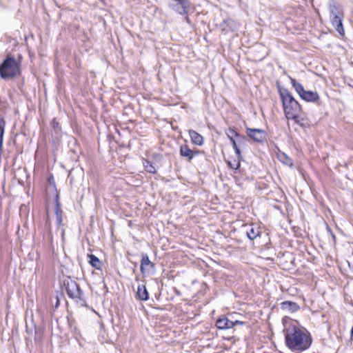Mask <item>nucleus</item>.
Returning <instances> with one entry per match:
<instances>
[{
  "label": "nucleus",
  "mask_w": 353,
  "mask_h": 353,
  "mask_svg": "<svg viewBox=\"0 0 353 353\" xmlns=\"http://www.w3.org/2000/svg\"><path fill=\"white\" fill-rule=\"evenodd\" d=\"M278 92L285 118L294 121L295 123L301 127H305L303 118L300 117L302 107L299 101L295 99L292 94L286 88L278 86Z\"/></svg>",
  "instance_id": "f257e3e1"
},
{
  "label": "nucleus",
  "mask_w": 353,
  "mask_h": 353,
  "mask_svg": "<svg viewBox=\"0 0 353 353\" xmlns=\"http://www.w3.org/2000/svg\"><path fill=\"white\" fill-rule=\"evenodd\" d=\"M310 332H286L285 343L293 352H301L307 350L312 345Z\"/></svg>",
  "instance_id": "f03ea898"
},
{
  "label": "nucleus",
  "mask_w": 353,
  "mask_h": 353,
  "mask_svg": "<svg viewBox=\"0 0 353 353\" xmlns=\"http://www.w3.org/2000/svg\"><path fill=\"white\" fill-rule=\"evenodd\" d=\"M330 21L335 30L341 36L345 35L343 25L344 10L342 6L336 1L330 0L328 3Z\"/></svg>",
  "instance_id": "7ed1b4c3"
},
{
  "label": "nucleus",
  "mask_w": 353,
  "mask_h": 353,
  "mask_svg": "<svg viewBox=\"0 0 353 353\" xmlns=\"http://www.w3.org/2000/svg\"><path fill=\"white\" fill-rule=\"evenodd\" d=\"M20 64L14 57H7L0 65V77L3 79L14 77L19 72Z\"/></svg>",
  "instance_id": "20e7f679"
},
{
  "label": "nucleus",
  "mask_w": 353,
  "mask_h": 353,
  "mask_svg": "<svg viewBox=\"0 0 353 353\" xmlns=\"http://www.w3.org/2000/svg\"><path fill=\"white\" fill-rule=\"evenodd\" d=\"M289 79L292 86L301 99L311 103L318 102L320 100V97L317 92L305 90L303 85L298 82L295 79L291 77H289Z\"/></svg>",
  "instance_id": "39448f33"
},
{
  "label": "nucleus",
  "mask_w": 353,
  "mask_h": 353,
  "mask_svg": "<svg viewBox=\"0 0 353 353\" xmlns=\"http://www.w3.org/2000/svg\"><path fill=\"white\" fill-rule=\"evenodd\" d=\"M226 135L231 142L236 156L240 158L241 150L239 147L246 141V137L244 135H241L236 131L235 129L232 128H228V131L226 132Z\"/></svg>",
  "instance_id": "423d86ee"
},
{
  "label": "nucleus",
  "mask_w": 353,
  "mask_h": 353,
  "mask_svg": "<svg viewBox=\"0 0 353 353\" xmlns=\"http://www.w3.org/2000/svg\"><path fill=\"white\" fill-rule=\"evenodd\" d=\"M65 285L67 294L69 297L73 299H82L81 296L83 295V292L79 288V285L74 281H68L65 283Z\"/></svg>",
  "instance_id": "0eeeda50"
},
{
  "label": "nucleus",
  "mask_w": 353,
  "mask_h": 353,
  "mask_svg": "<svg viewBox=\"0 0 353 353\" xmlns=\"http://www.w3.org/2000/svg\"><path fill=\"white\" fill-rule=\"evenodd\" d=\"M140 271L143 275L153 273L154 271V264L150 260L146 254L141 256Z\"/></svg>",
  "instance_id": "6e6552de"
},
{
  "label": "nucleus",
  "mask_w": 353,
  "mask_h": 353,
  "mask_svg": "<svg viewBox=\"0 0 353 353\" xmlns=\"http://www.w3.org/2000/svg\"><path fill=\"white\" fill-rule=\"evenodd\" d=\"M243 322L240 321H232L225 316L219 318L216 322V326L219 330L230 329L237 325H243Z\"/></svg>",
  "instance_id": "1a4fd4ad"
},
{
  "label": "nucleus",
  "mask_w": 353,
  "mask_h": 353,
  "mask_svg": "<svg viewBox=\"0 0 353 353\" xmlns=\"http://www.w3.org/2000/svg\"><path fill=\"white\" fill-rule=\"evenodd\" d=\"M246 133L252 139L259 143H262L265 137V132L261 129L247 128Z\"/></svg>",
  "instance_id": "9d476101"
},
{
  "label": "nucleus",
  "mask_w": 353,
  "mask_h": 353,
  "mask_svg": "<svg viewBox=\"0 0 353 353\" xmlns=\"http://www.w3.org/2000/svg\"><path fill=\"white\" fill-rule=\"evenodd\" d=\"M283 324L284 326L283 331H302V327L299 322L289 317H284L283 319Z\"/></svg>",
  "instance_id": "9b49d317"
},
{
  "label": "nucleus",
  "mask_w": 353,
  "mask_h": 353,
  "mask_svg": "<svg viewBox=\"0 0 353 353\" xmlns=\"http://www.w3.org/2000/svg\"><path fill=\"white\" fill-rule=\"evenodd\" d=\"M55 207H54V212L56 214V223L58 227L62 225L63 221V211L61 208V204L59 202V194L56 190V195L54 199Z\"/></svg>",
  "instance_id": "f8f14e48"
},
{
  "label": "nucleus",
  "mask_w": 353,
  "mask_h": 353,
  "mask_svg": "<svg viewBox=\"0 0 353 353\" xmlns=\"http://www.w3.org/2000/svg\"><path fill=\"white\" fill-rule=\"evenodd\" d=\"M245 234L250 240H254L260 235V230L259 227L253 224L249 225H244Z\"/></svg>",
  "instance_id": "ddd939ff"
},
{
  "label": "nucleus",
  "mask_w": 353,
  "mask_h": 353,
  "mask_svg": "<svg viewBox=\"0 0 353 353\" xmlns=\"http://www.w3.org/2000/svg\"><path fill=\"white\" fill-rule=\"evenodd\" d=\"M179 152L181 156L188 158L189 161H191L199 153L198 151L194 152L187 145H181Z\"/></svg>",
  "instance_id": "4468645a"
},
{
  "label": "nucleus",
  "mask_w": 353,
  "mask_h": 353,
  "mask_svg": "<svg viewBox=\"0 0 353 353\" xmlns=\"http://www.w3.org/2000/svg\"><path fill=\"white\" fill-rule=\"evenodd\" d=\"M188 134L192 143L197 145H201L203 144L204 139L199 133L194 130H189Z\"/></svg>",
  "instance_id": "2eb2a0df"
},
{
  "label": "nucleus",
  "mask_w": 353,
  "mask_h": 353,
  "mask_svg": "<svg viewBox=\"0 0 353 353\" xmlns=\"http://www.w3.org/2000/svg\"><path fill=\"white\" fill-rule=\"evenodd\" d=\"M281 307L283 310H287L291 312H297L300 309L299 305L296 303L289 301L282 302L281 303Z\"/></svg>",
  "instance_id": "dca6fc26"
},
{
  "label": "nucleus",
  "mask_w": 353,
  "mask_h": 353,
  "mask_svg": "<svg viewBox=\"0 0 353 353\" xmlns=\"http://www.w3.org/2000/svg\"><path fill=\"white\" fill-rule=\"evenodd\" d=\"M137 296L141 301H147L149 299L148 290L144 285L138 286Z\"/></svg>",
  "instance_id": "f3484780"
},
{
  "label": "nucleus",
  "mask_w": 353,
  "mask_h": 353,
  "mask_svg": "<svg viewBox=\"0 0 353 353\" xmlns=\"http://www.w3.org/2000/svg\"><path fill=\"white\" fill-rule=\"evenodd\" d=\"M221 338L222 339V346L225 349H230L235 342L233 336H221Z\"/></svg>",
  "instance_id": "a211bd4d"
},
{
  "label": "nucleus",
  "mask_w": 353,
  "mask_h": 353,
  "mask_svg": "<svg viewBox=\"0 0 353 353\" xmlns=\"http://www.w3.org/2000/svg\"><path fill=\"white\" fill-rule=\"evenodd\" d=\"M278 159L281 163L290 168L294 165L293 160L283 152L278 154Z\"/></svg>",
  "instance_id": "6ab92c4d"
},
{
  "label": "nucleus",
  "mask_w": 353,
  "mask_h": 353,
  "mask_svg": "<svg viewBox=\"0 0 353 353\" xmlns=\"http://www.w3.org/2000/svg\"><path fill=\"white\" fill-rule=\"evenodd\" d=\"M89 258V263L97 270H101V263L100 260L94 254H88Z\"/></svg>",
  "instance_id": "aec40b11"
},
{
  "label": "nucleus",
  "mask_w": 353,
  "mask_h": 353,
  "mask_svg": "<svg viewBox=\"0 0 353 353\" xmlns=\"http://www.w3.org/2000/svg\"><path fill=\"white\" fill-rule=\"evenodd\" d=\"M143 165L145 170L149 173L155 174L157 172V168L153 162L147 159H143Z\"/></svg>",
  "instance_id": "412c9836"
},
{
  "label": "nucleus",
  "mask_w": 353,
  "mask_h": 353,
  "mask_svg": "<svg viewBox=\"0 0 353 353\" xmlns=\"http://www.w3.org/2000/svg\"><path fill=\"white\" fill-rule=\"evenodd\" d=\"M237 157H239L237 156ZM242 158V156L241 155L240 158H238V159H234V160H230L228 161V165L233 170H238L240 167V159Z\"/></svg>",
  "instance_id": "4be33fe9"
},
{
  "label": "nucleus",
  "mask_w": 353,
  "mask_h": 353,
  "mask_svg": "<svg viewBox=\"0 0 353 353\" xmlns=\"http://www.w3.org/2000/svg\"><path fill=\"white\" fill-rule=\"evenodd\" d=\"M185 21H186L187 23H190V18H189V17H188V14H185Z\"/></svg>",
  "instance_id": "5701e85b"
},
{
  "label": "nucleus",
  "mask_w": 353,
  "mask_h": 353,
  "mask_svg": "<svg viewBox=\"0 0 353 353\" xmlns=\"http://www.w3.org/2000/svg\"><path fill=\"white\" fill-rule=\"evenodd\" d=\"M329 232H330L331 235H332V239L334 240V241H336V236L332 232L331 230L329 229Z\"/></svg>",
  "instance_id": "b1692460"
},
{
  "label": "nucleus",
  "mask_w": 353,
  "mask_h": 353,
  "mask_svg": "<svg viewBox=\"0 0 353 353\" xmlns=\"http://www.w3.org/2000/svg\"><path fill=\"white\" fill-rule=\"evenodd\" d=\"M350 341H353V332H351Z\"/></svg>",
  "instance_id": "393cba45"
},
{
  "label": "nucleus",
  "mask_w": 353,
  "mask_h": 353,
  "mask_svg": "<svg viewBox=\"0 0 353 353\" xmlns=\"http://www.w3.org/2000/svg\"><path fill=\"white\" fill-rule=\"evenodd\" d=\"M50 240L52 241V234H51V231H50Z\"/></svg>",
  "instance_id": "a878e982"
},
{
  "label": "nucleus",
  "mask_w": 353,
  "mask_h": 353,
  "mask_svg": "<svg viewBox=\"0 0 353 353\" xmlns=\"http://www.w3.org/2000/svg\"><path fill=\"white\" fill-rule=\"evenodd\" d=\"M61 235L63 237V235H64V230H62Z\"/></svg>",
  "instance_id": "bb28decb"
},
{
  "label": "nucleus",
  "mask_w": 353,
  "mask_h": 353,
  "mask_svg": "<svg viewBox=\"0 0 353 353\" xmlns=\"http://www.w3.org/2000/svg\"><path fill=\"white\" fill-rule=\"evenodd\" d=\"M350 331H352L353 332V327H352L351 330Z\"/></svg>",
  "instance_id": "cd10ccee"
}]
</instances>
